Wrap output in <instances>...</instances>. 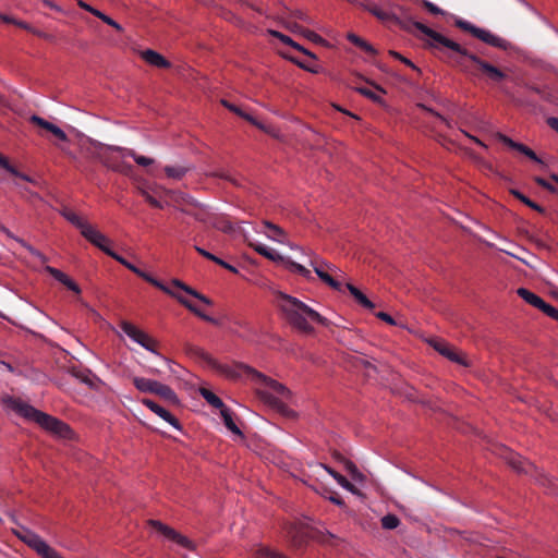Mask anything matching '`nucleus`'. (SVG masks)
I'll return each mask as SVG.
<instances>
[{"label":"nucleus","instance_id":"56","mask_svg":"<svg viewBox=\"0 0 558 558\" xmlns=\"http://www.w3.org/2000/svg\"><path fill=\"white\" fill-rule=\"evenodd\" d=\"M389 54L398 60H400L401 62H403L404 64L411 66L412 69H416V66L414 65V63L407 59L405 57H403L402 54H400L399 52L395 51V50H390L389 51Z\"/></svg>","mask_w":558,"mask_h":558},{"label":"nucleus","instance_id":"43","mask_svg":"<svg viewBox=\"0 0 558 558\" xmlns=\"http://www.w3.org/2000/svg\"><path fill=\"white\" fill-rule=\"evenodd\" d=\"M365 9L380 21L388 22L395 19V15L391 12L383 10L376 4H368Z\"/></svg>","mask_w":558,"mask_h":558},{"label":"nucleus","instance_id":"41","mask_svg":"<svg viewBox=\"0 0 558 558\" xmlns=\"http://www.w3.org/2000/svg\"><path fill=\"white\" fill-rule=\"evenodd\" d=\"M163 170L168 178L181 180L190 169L183 166H166Z\"/></svg>","mask_w":558,"mask_h":558},{"label":"nucleus","instance_id":"23","mask_svg":"<svg viewBox=\"0 0 558 558\" xmlns=\"http://www.w3.org/2000/svg\"><path fill=\"white\" fill-rule=\"evenodd\" d=\"M142 403L148 408L151 412H154L156 415L161 417L163 421L169 423L171 426H173L175 429H181V424L179 420L172 415L168 410H166L163 407L159 405L155 401L150 399H143Z\"/></svg>","mask_w":558,"mask_h":558},{"label":"nucleus","instance_id":"48","mask_svg":"<svg viewBox=\"0 0 558 558\" xmlns=\"http://www.w3.org/2000/svg\"><path fill=\"white\" fill-rule=\"evenodd\" d=\"M344 469L350 473L353 480L359 482H362L364 480V475L359 471V469L352 461L344 460Z\"/></svg>","mask_w":558,"mask_h":558},{"label":"nucleus","instance_id":"26","mask_svg":"<svg viewBox=\"0 0 558 558\" xmlns=\"http://www.w3.org/2000/svg\"><path fill=\"white\" fill-rule=\"evenodd\" d=\"M29 121L52 133L58 140L62 141V142H66L68 141V135L65 134V132L63 130H61L59 126H57L56 124L45 120L44 118L39 117V116H36V114H33L31 118H29Z\"/></svg>","mask_w":558,"mask_h":558},{"label":"nucleus","instance_id":"58","mask_svg":"<svg viewBox=\"0 0 558 558\" xmlns=\"http://www.w3.org/2000/svg\"><path fill=\"white\" fill-rule=\"evenodd\" d=\"M0 166L2 168H4L7 171H9L10 173L17 174V170L14 167H12L9 163L8 159L5 157H3L2 155H0Z\"/></svg>","mask_w":558,"mask_h":558},{"label":"nucleus","instance_id":"60","mask_svg":"<svg viewBox=\"0 0 558 558\" xmlns=\"http://www.w3.org/2000/svg\"><path fill=\"white\" fill-rule=\"evenodd\" d=\"M421 107H422L424 110H426L428 113H430V114H433V116L437 117V118H438L440 121H442V122H444L448 128H451L450 122H449L446 118H444L441 114H439V113L435 112L433 109L427 108V107H426V106H424V105H421Z\"/></svg>","mask_w":558,"mask_h":558},{"label":"nucleus","instance_id":"44","mask_svg":"<svg viewBox=\"0 0 558 558\" xmlns=\"http://www.w3.org/2000/svg\"><path fill=\"white\" fill-rule=\"evenodd\" d=\"M511 194L518 198L519 201H521L523 204H525L526 206H529L530 208L538 211V213H544V209L543 207H541L538 204H536L535 202L531 201L529 197H526L524 194H522L521 192L517 191V190H512L511 191Z\"/></svg>","mask_w":558,"mask_h":558},{"label":"nucleus","instance_id":"37","mask_svg":"<svg viewBox=\"0 0 558 558\" xmlns=\"http://www.w3.org/2000/svg\"><path fill=\"white\" fill-rule=\"evenodd\" d=\"M0 230L9 238L15 240L16 242H19L21 245H23L24 247H26L29 253L36 257H38L39 259H41L43 262H46V257L37 250H35L33 246L28 245L25 241H23L22 239H19L16 236H14L12 234V232L5 228L4 226L0 225Z\"/></svg>","mask_w":558,"mask_h":558},{"label":"nucleus","instance_id":"61","mask_svg":"<svg viewBox=\"0 0 558 558\" xmlns=\"http://www.w3.org/2000/svg\"><path fill=\"white\" fill-rule=\"evenodd\" d=\"M221 104L228 108L230 111L234 112L235 114L242 117L243 114V110H241L239 107H236L235 105H232L230 102H228L227 100H221Z\"/></svg>","mask_w":558,"mask_h":558},{"label":"nucleus","instance_id":"5","mask_svg":"<svg viewBox=\"0 0 558 558\" xmlns=\"http://www.w3.org/2000/svg\"><path fill=\"white\" fill-rule=\"evenodd\" d=\"M279 307L284 319L296 330L310 335L314 332L311 323L328 326L329 322L318 312L289 294H279Z\"/></svg>","mask_w":558,"mask_h":558},{"label":"nucleus","instance_id":"40","mask_svg":"<svg viewBox=\"0 0 558 558\" xmlns=\"http://www.w3.org/2000/svg\"><path fill=\"white\" fill-rule=\"evenodd\" d=\"M347 38L350 43L354 44L355 46L360 47L361 49H363L365 52L367 53H371V54H375L376 53V50L375 48L368 44L367 41H365L364 39H362L361 37H359L357 35L353 34V33H349L347 35Z\"/></svg>","mask_w":558,"mask_h":558},{"label":"nucleus","instance_id":"54","mask_svg":"<svg viewBox=\"0 0 558 558\" xmlns=\"http://www.w3.org/2000/svg\"><path fill=\"white\" fill-rule=\"evenodd\" d=\"M287 16L290 17V19H292V17L293 19H299V20L304 21V22H306L308 24L313 23L312 19L306 13H304L301 10H295V11L291 12Z\"/></svg>","mask_w":558,"mask_h":558},{"label":"nucleus","instance_id":"63","mask_svg":"<svg viewBox=\"0 0 558 558\" xmlns=\"http://www.w3.org/2000/svg\"><path fill=\"white\" fill-rule=\"evenodd\" d=\"M460 132L466 136L468 138H470L471 141H473L475 144L480 145L481 147L483 148H487V146L485 145V143H483L480 138H477L476 136L470 134L469 132H466L465 130H460Z\"/></svg>","mask_w":558,"mask_h":558},{"label":"nucleus","instance_id":"59","mask_svg":"<svg viewBox=\"0 0 558 558\" xmlns=\"http://www.w3.org/2000/svg\"><path fill=\"white\" fill-rule=\"evenodd\" d=\"M77 5H78L81 9H83V10H85V11H87V12L92 13L94 16H97V15H98V12H100L99 10H97V9L93 8L92 5H89L88 3L84 2L83 0H78V1H77Z\"/></svg>","mask_w":558,"mask_h":558},{"label":"nucleus","instance_id":"36","mask_svg":"<svg viewBox=\"0 0 558 558\" xmlns=\"http://www.w3.org/2000/svg\"><path fill=\"white\" fill-rule=\"evenodd\" d=\"M279 23L289 32L302 36L305 27L301 26L296 22L292 21L290 17L282 14L281 16H278Z\"/></svg>","mask_w":558,"mask_h":558},{"label":"nucleus","instance_id":"13","mask_svg":"<svg viewBox=\"0 0 558 558\" xmlns=\"http://www.w3.org/2000/svg\"><path fill=\"white\" fill-rule=\"evenodd\" d=\"M454 24L460 29L470 33L473 37L482 40L483 43H485L489 46H493L496 48H501V49H507V47L509 45L506 39L493 34L492 32H489L487 29L477 27L468 21L457 19Z\"/></svg>","mask_w":558,"mask_h":558},{"label":"nucleus","instance_id":"62","mask_svg":"<svg viewBox=\"0 0 558 558\" xmlns=\"http://www.w3.org/2000/svg\"><path fill=\"white\" fill-rule=\"evenodd\" d=\"M376 317L381 319V320H384V322H386L389 325H392V326L396 325L395 319L389 314H387L385 312H378L376 314Z\"/></svg>","mask_w":558,"mask_h":558},{"label":"nucleus","instance_id":"52","mask_svg":"<svg viewBox=\"0 0 558 558\" xmlns=\"http://www.w3.org/2000/svg\"><path fill=\"white\" fill-rule=\"evenodd\" d=\"M214 227L218 230L226 232V233L233 231V227H232L231 222L226 220L225 218L217 219V221L214 223Z\"/></svg>","mask_w":558,"mask_h":558},{"label":"nucleus","instance_id":"39","mask_svg":"<svg viewBox=\"0 0 558 558\" xmlns=\"http://www.w3.org/2000/svg\"><path fill=\"white\" fill-rule=\"evenodd\" d=\"M357 92L375 102L381 104L384 101L381 95L385 94V90L377 85L375 86V90L366 87H360L357 88Z\"/></svg>","mask_w":558,"mask_h":558},{"label":"nucleus","instance_id":"46","mask_svg":"<svg viewBox=\"0 0 558 558\" xmlns=\"http://www.w3.org/2000/svg\"><path fill=\"white\" fill-rule=\"evenodd\" d=\"M242 118L245 119L246 121L251 122L253 125H256L258 129H260L274 136L278 135L277 131L274 128L264 125L263 123L258 122L253 116H251L248 113L243 112Z\"/></svg>","mask_w":558,"mask_h":558},{"label":"nucleus","instance_id":"47","mask_svg":"<svg viewBox=\"0 0 558 558\" xmlns=\"http://www.w3.org/2000/svg\"><path fill=\"white\" fill-rule=\"evenodd\" d=\"M302 37L306 38L307 40H310L314 44L320 45V46L328 45L326 39H324L320 35H318L317 33H315L308 28H305Z\"/></svg>","mask_w":558,"mask_h":558},{"label":"nucleus","instance_id":"25","mask_svg":"<svg viewBox=\"0 0 558 558\" xmlns=\"http://www.w3.org/2000/svg\"><path fill=\"white\" fill-rule=\"evenodd\" d=\"M45 271L52 276L57 281L65 286L69 290L73 291L75 294H81V288L78 284L60 269L47 265L45 267Z\"/></svg>","mask_w":558,"mask_h":558},{"label":"nucleus","instance_id":"4","mask_svg":"<svg viewBox=\"0 0 558 558\" xmlns=\"http://www.w3.org/2000/svg\"><path fill=\"white\" fill-rule=\"evenodd\" d=\"M413 26L427 36V45L439 51L448 50L454 65L473 76H484L493 83H501L507 78L506 73L494 64L483 60L478 53H473L459 43L437 33L420 22H413Z\"/></svg>","mask_w":558,"mask_h":558},{"label":"nucleus","instance_id":"24","mask_svg":"<svg viewBox=\"0 0 558 558\" xmlns=\"http://www.w3.org/2000/svg\"><path fill=\"white\" fill-rule=\"evenodd\" d=\"M495 136L498 141L507 145L509 148L518 150L519 153L523 154L524 156H526L527 158L535 162L543 163V161L536 156V154L526 145L514 142L513 140H511L510 137L502 133H496Z\"/></svg>","mask_w":558,"mask_h":558},{"label":"nucleus","instance_id":"2","mask_svg":"<svg viewBox=\"0 0 558 558\" xmlns=\"http://www.w3.org/2000/svg\"><path fill=\"white\" fill-rule=\"evenodd\" d=\"M413 26L427 36V45L439 51L448 50L454 65L473 76H484L493 83H501L507 78L506 73L494 64L483 60L478 53H473L459 43L437 33L420 22H413Z\"/></svg>","mask_w":558,"mask_h":558},{"label":"nucleus","instance_id":"27","mask_svg":"<svg viewBox=\"0 0 558 558\" xmlns=\"http://www.w3.org/2000/svg\"><path fill=\"white\" fill-rule=\"evenodd\" d=\"M169 287L172 288L174 291H178L179 293H181L180 291H183L186 294L199 300L201 302H203L206 305H213V302L210 299H208L206 295L199 293L195 289L191 288L190 286L185 284L184 282H182L178 279L172 280L171 284Z\"/></svg>","mask_w":558,"mask_h":558},{"label":"nucleus","instance_id":"42","mask_svg":"<svg viewBox=\"0 0 558 558\" xmlns=\"http://www.w3.org/2000/svg\"><path fill=\"white\" fill-rule=\"evenodd\" d=\"M201 395L202 397L214 408L216 409H223L226 405L225 403L222 402V400L216 396L213 391L206 389V388H202L201 390Z\"/></svg>","mask_w":558,"mask_h":558},{"label":"nucleus","instance_id":"10","mask_svg":"<svg viewBox=\"0 0 558 558\" xmlns=\"http://www.w3.org/2000/svg\"><path fill=\"white\" fill-rule=\"evenodd\" d=\"M133 150L120 146L104 145L98 150V158L104 166L112 171L129 174L132 166L125 160Z\"/></svg>","mask_w":558,"mask_h":558},{"label":"nucleus","instance_id":"17","mask_svg":"<svg viewBox=\"0 0 558 558\" xmlns=\"http://www.w3.org/2000/svg\"><path fill=\"white\" fill-rule=\"evenodd\" d=\"M518 295L523 299L527 304L543 312L548 317L558 320V310L546 303L542 298L525 288L517 290Z\"/></svg>","mask_w":558,"mask_h":558},{"label":"nucleus","instance_id":"64","mask_svg":"<svg viewBox=\"0 0 558 558\" xmlns=\"http://www.w3.org/2000/svg\"><path fill=\"white\" fill-rule=\"evenodd\" d=\"M535 182H536L539 186H542V187H544V189H546V190H548V191H551V192H553V191L555 190V189H554V186H553L550 183H548V182H547L545 179H543V178H539V177L535 178Z\"/></svg>","mask_w":558,"mask_h":558},{"label":"nucleus","instance_id":"51","mask_svg":"<svg viewBox=\"0 0 558 558\" xmlns=\"http://www.w3.org/2000/svg\"><path fill=\"white\" fill-rule=\"evenodd\" d=\"M96 17L100 19L104 23H106L109 26L113 27L118 32H122L123 31L122 26L119 23H117L113 19H111L110 16L106 15L101 11L98 12V15Z\"/></svg>","mask_w":558,"mask_h":558},{"label":"nucleus","instance_id":"19","mask_svg":"<svg viewBox=\"0 0 558 558\" xmlns=\"http://www.w3.org/2000/svg\"><path fill=\"white\" fill-rule=\"evenodd\" d=\"M500 456L508 462V464L517 472L532 473L535 470L533 463L524 459L522 456L511 451L506 447L499 448Z\"/></svg>","mask_w":558,"mask_h":558},{"label":"nucleus","instance_id":"3","mask_svg":"<svg viewBox=\"0 0 558 558\" xmlns=\"http://www.w3.org/2000/svg\"><path fill=\"white\" fill-rule=\"evenodd\" d=\"M413 26L427 36V45L439 51L448 50L454 65L473 76H484L493 83H501L507 78L506 73L494 64L483 60L478 53H473L459 43L437 33L420 22H413Z\"/></svg>","mask_w":558,"mask_h":558},{"label":"nucleus","instance_id":"12","mask_svg":"<svg viewBox=\"0 0 558 558\" xmlns=\"http://www.w3.org/2000/svg\"><path fill=\"white\" fill-rule=\"evenodd\" d=\"M250 245L256 253L264 256L265 258L275 263H282L290 271L295 272L307 280L312 279L311 271L303 265L280 255L277 251L266 246L265 244L251 243Z\"/></svg>","mask_w":558,"mask_h":558},{"label":"nucleus","instance_id":"33","mask_svg":"<svg viewBox=\"0 0 558 558\" xmlns=\"http://www.w3.org/2000/svg\"><path fill=\"white\" fill-rule=\"evenodd\" d=\"M347 289L361 306L368 310H373L375 307L374 303L369 301L367 296L353 284L347 283Z\"/></svg>","mask_w":558,"mask_h":558},{"label":"nucleus","instance_id":"8","mask_svg":"<svg viewBox=\"0 0 558 558\" xmlns=\"http://www.w3.org/2000/svg\"><path fill=\"white\" fill-rule=\"evenodd\" d=\"M113 259H116L118 263L126 267L129 270L137 275L138 277L143 278L145 281L149 282L150 284L155 286L156 288L160 289L165 293L169 294L170 296L174 298L179 303H181L184 307H186L190 312H192L194 315L199 317L201 319L210 323L213 325H220L219 320L213 318L211 316H208L201 307H198L196 304H194L192 301H190L187 298H185L182 293H179L178 291H174L169 286L163 284L161 281L155 279L149 274L141 270L132 263L128 262L124 257L117 254L114 252L113 256H111Z\"/></svg>","mask_w":558,"mask_h":558},{"label":"nucleus","instance_id":"6","mask_svg":"<svg viewBox=\"0 0 558 558\" xmlns=\"http://www.w3.org/2000/svg\"><path fill=\"white\" fill-rule=\"evenodd\" d=\"M5 403L8 407L17 413L23 418L35 422L46 432L51 433L60 438L69 439L73 435L71 427L63 421L47 414L40 410H37L27 402L21 399L9 398Z\"/></svg>","mask_w":558,"mask_h":558},{"label":"nucleus","instance_id":"49","mask_svg":"<svg viewBox=\"0 0 558 558\" xmlns=\"http://www.w3.org/2000/svg\"><path fill=\"white\" fill-rule=\"evenodd\" d=\"M129 156L131 158H133L134 161L138 166H142V167H149V166L154 165V162H155V160L153 158L137 155L134 150H133V155H129Z\"/></svg>","mask_w":558,"mask_h":558},{"label":"nucleus","instance_id":"11","mask_svg":"<svg viewBox=\"0 0 558 558\" xmlns=\"http://www.w3.org/2000/svg\"><path fill=\"white\" fill-rule=\"evenodd\" d=\"M307 255L311 257L310 266L313 267L317 277L331 289L341 291L342 286L338 279L343 277V272L312 251H308Z\"/></svg>","mask_w":558,"mask_h":558},{"label":"nucleus","instance_id":"21","mask_svg":"<svg viewBox=\"0 0 558 558\" xmlns=\"http://www.w3.org/2000/svg\"><path fill=\"white\" fill-rule=\"evenodd\" d=\"M83 236L108 256H113L114 252L110 247L111 240L101 233L98 229H96L93 225H90L88 229L83 232Z\"/></svg>","mask_w":558,"mask_h":558},{"label":"nucleus","instance_id":"30","mask_svg":"<svg viewBox=\"0 0 558 558\" xmlns=\"http://www.w3.org/2000/svg\"><path fill=\"white\" fill-rule=\"evenodd\" d=\"M158 384H159V381L154 380V379H148L145 377L135 376L133 378V385L135 386V388L138 391L145 392V393H155L156 389L158 387Z\"/></svg>","mask_w":558,"mask_h":558},{"label":"nucleus","instance_id":"20","mask_svg":"<svg viewBox=\"0 0 558 558\" xmlns=\"http://www.w3.org/2000/svg\"><path fill=\"white\" fill-rule=\"evenodd\" d=\"M262 225L265 227L263 233L271 241L286 244L292 250L304 251L301 246L290 243L288 241L287 232L278 225H275L268 220H263Z\"/></svg>","mask_w":558,"mask_h":558},{"label":"nucleus","instance_id":"29","mask_svg":"<svg viewBox=\"0 0 558 558\" xmlns=\"http://www.w3.org/2000/svg\"><path fill=\"white\" fill-rule=\"evenodd\" d=\"M32 549H34L41 558H48L54 548L49 546L38 534H34L33 537L26 543Z\"/></svg>","mask_w":558,"mask_h":558},{"label":"nucleus","instance_id":"18","mask_svg":"<svg viewBox=\"0 0 558 558\" xmlns=\"http://www.w3.org/2000/svg\"><path fill=\"white\" fill-rule=\"evenodd\" d=\"M148 524L166 539L174 542L178 545L187 549L193 548L192 542L187 537L178 533L174 529L170 527L169 525L163 524L162 522L157 520H149Z\"/></svg>","mask_w":558,"mask_h":558},{"label":"nucleus","instance_id":"38","mask_svg":"<svg viewBox=\"0 0 558 558\" xmlns=\"http://www.w3.org/2000/svg\"><path fill=\"white\" fill-rule=\"evenodd\" d=\"M323 466L337 481V483L341 487H343L344 489H347L351 493L356 492L355 486L352 483H350L343 475H341L340 473L336 472L335 470H332L331 468H329L327 465H323Z\"/></svg>","mask_w":558,"mask_h":558},{"label":"nucleus","instance_id":"1","mask_svg":"<svg viewBox=\"0 0 558 558\" xmlns=\"http://www.w3.org/2000/svg\"><path fill=\"white\" fill-rule=\"evenodd\" d=\"M186 352L228 379H238L243 375H251L252 378L259 384L257 392L260 398L278 411L288 413L286 401L291 398V392L282 384L244 364L219 363L207 351L197 345H187Z\"/></svg>","mask_w":558,"mask_h":558},{"label":"nucleus","instance_id":"35","mask_svg":"<svg viewBox=\"0 0 558 558\" xmlns=\"http://www.w3.org/2000/svg\"><path fill=\"white\" fill-rule=\"evenodd\" d=\"M220 415H221V417L223 420V423H225L226 427L230 432H232L235 435H239V436L243 437V433L241 432V429L236 426V424L233 421L232 412L230 411V409L225 407L223 409L220 410Z\"/></svg>","mask_w":558,"mask_h":558},{"label":"nucleus","instance_id":"14","mask_svg":"<svg viewBox=\"0 0 558 558\" xmlns=\"http://www.w3.org/2000/svg\"><path fill=\"white\" fill-rule=\"evenodd\" d=\"M174 207L182 214L192 216L198 221H207L209 213L207 208L195 201L189 194H179L174 198Z\"/></svg>","mask_w":558,"mask_h":558},{"label":"nucleus","instance_id":"7","mask_svg":"<svg viewBox=\"0 0 558 558\" xmlns=\"http://www.w3.org/2000/svg\"><path fill=\"white\" fill-rule=\"evenodd\" d=\"M113 259H116L118 263L126 267L129 270L137 275L138 277L143 278L145 281L149 282L150 284L155 286L156 288L160 289L165 293L169 294L170 296L174 298L179 303H181L184 307H186L190 312H192L194 315L199 317L201 319L210 323L213 325H220L219 320L213 318L211 316H208L201 307H198L196 304H194L192 301H190L187 298H185L182 293H179L178 291H174L169 286L163 284L161 281L155 279L149 274L141 270L132 263L128 262L124 257L117 254L114 252L113 256H111Z\"/></svg>","mask_w":558,"mask_h":558},{"label":"nucleus","instance_id":"34","mask_svg":"<svg viewBox=\"0 0 558 558\" xmlns=\"http://www.w3.org/2000/svg\"><path fill=\"white\" fill-rule=\"evenodd\" d=\"M137 191L151 207L159 209H162L165 207V203H162L156 197L157 193L155 190L148 187H138Z\"/></svg>","mask_w":558,"mask_h":558},{"label":"nucleus","instance_id":"53","mask_svg":"<svg viewBox=\"0 0 558 558\" xmlns=\"http://www.w3.org/2000/svg\"><path fill=\"white\" fill-rule=\"evenodd\" d=\"M2 21L5 22V23H12L23 29H32V25H29L28 23L26 22H23V21H19V20H15L13 17H10V16H7V15H3L1 16Z\"/></svg>","mask_w":558,"mask_h":558},{"label":"nucleus","instance_id":"9","mask_svg":"<svg viewBox=\"0 0 558 558\" xmlns=\"http://www.w3.org/2000/svg\"><path fill=\"white\" fill-rule=\"evenodd\" d=\"M113 259H116L118 263L126 267L129 270L137 275L138 277L143 278L145 281L149 282L150 284L155 286L156 288L160 289L165 293L169 294L170 296L174 298L179 303H181L184 307H186L190 312H192L194 315L199 317L201 319L210 323L213 325H220L219 320L213 318L211 316H208L201 307H198L196 304H194L192 301H190L187 298H185L182 293H179L178 291H174L169 286L163 284L161 281L155 279L149 274L141 270L132 263L128 262L124 257L117 254L114 252L113 256H111Z\"/></svg>","mask_w":558,"mask_h":558},{"label":"nucleus","instance_id":"31","mask_svg":"<svg viewBox=\"0 0 558 558\" xmlns=\"http://www.w3.org/2000/svg\"><path fill=\"white\" fill-rule=\"evenodd\" d=\"M155 395L159 396L170 404L178 405L180 403V400L174 390L170 386L165 385L160 381L158 384Z\"/></svg>","mask_w":558,"mask_h":558},{"label":"nucleus","instance_id":"50","mask_svg":"<svg viewBox=\"0 0 558 558\" xmlns=\"http://www.w3.org/2000/svg\"><path fill=\"white\" fill-rule=\"evenodd\" d=\"M268 33H269L272 37L278 38V39H279L282 44H284V45H288V46H290V47H292L293 45H295V41H294L291 37H289V36L284 35V34H282V33L278 32V31L269 29V31H268Z\"/></svg>","mask_w":558,"mask_h":558},{"label":"nucleus","instance_id":"22","mask_svg":"<svg viewBox=\"0 0 558 558\" xmlns=\"http://www.w3.org/2000/svg\"><path fill=\"white\" fill-rule=\"evenodd\" d=\"M286 533L294 547L303 546L310 537H313L305 524L296 522L289 523L286 526Z\"/></svg>","mask_w":558,"mask_h":558},{"label":"nucleus","instance_id":"57","mask_svg":"<svg viewBox=\"0 0 558 558\" xmlns=\"http://www.w3.org/2000/svg\"><path fill=\"white\" fill-rule=\"evenodd\" d=\"M34 534L35 533L33 531L27 529H24L16 533L17 537L25 544L33 537Z\"/></svg>","mask_w":558,"mask_h":558},{"label":"nucleus","instance_id":"55","mask_svg":"<svg viewBox=\"0 0 558 558\" xmlns=\"http://www.w3.org/2000/svg\"><path fill=\"white\" fill-rule=\"evenodd\" d=\"M423 5L432 14H435V15L445 14V12L441 9H439L437 5H435L430 1L424 0Z\"/></svg>","mask_w":558,"mask_h":558},{"label":"nucleus","instance_id":"45","mask_svg":"<svg viewBox=\"0 0 558 558\" xmlns=\"http://www.w3.org/2000/svg\"><path fill=\"white\" fill-rule=\"evenodd\" d=\"M381 526L385 530H393L400 525V519L396 514H386L380 520Z\"/></svg>","mask_w":558,"mask_h":558},{"label":"nucleus","instance_id":"16","mask_svg":"<svg viewBox=\"0 0 558 558\" xmlns=\"http://www.w3.org/2000/svg\"><path fill=\"white\" fill-rule=\"evenodd\" d=\"M428 343L444 357L449 361L462 365L464 367L470 366V362L466 355L457 350L453 345L441 339H432Z\"/></svg>","mask_w":558,"mask_h":558},{"label":"nucleus","instance_id":"15","mask_svg":"<svg viewBox=\"0 0 558 558\" xmlns=\"http://www.w3.org/2000/svg\"><path fill=\"white\" fill-rule=\"evenodd\" d=\"M120 328L130 339L143 347L145 350L157 355L159 354L157 351L159 342L146 331L126 320L120 323Z\"/></svg>","mask_w":558,"mask_h":558},{"label":"nucleus","instance_id":"28","mask_svg":"<svg viewBox=\"0 0 558 558\" xmlns=\"http://www.w3.org/2000/svg\"><path fill=\"white\" fill-rule=\"evenodd\" d=\"M142 59L148 63L149 65L159 68V69H167L171 66V63L165 59L163 56H161L159 52L147 49L141 52Z\"/></svg>","mask_w":558,"mask_h":558},{"label":"nucleus","instance_id":"32","mask_svg":"<svg viewBox=\"0 0 558 558\" xmlns=\"http://www.w3.org/2000/svg\"><path fill=\"white\" fill-rule=\"evenodd\" d=\"M63 217L69 221L71 222L74 227H76L81 234L83 235V232H85L88 227L90 226V223L85 220L84 218L80 217L77 214H75L74 211H64L63 213Z\"/></svg>","mask_w":558,"mask_h":558}]
</instances>
